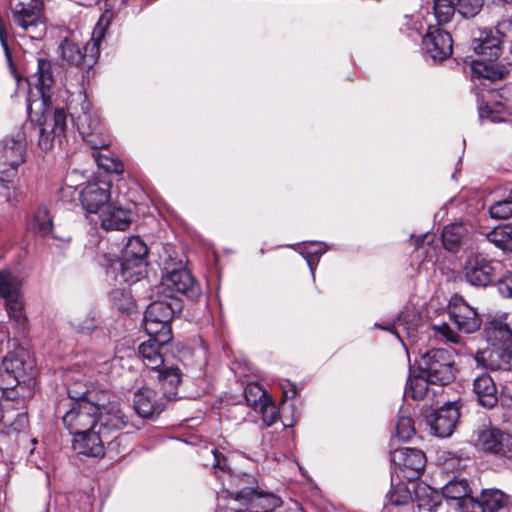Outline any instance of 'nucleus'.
<instances>
[{
	"mask_svg": "<svg viewBox=\"0 0 512 512\" xmlns=\"http://www.w3.org/2000/svg\"><path fill=\"white\" fill-rule=\"evenodd\" d=\"M29 92L27 97V110L32 113L34 109L42 110L44 121L40 126L39 147L48 151L53 146L55 138L64 136L66 130V114L61 108L51 112L48 106L51 103L52 86L55 83L51 62L39 58L37 70L28 79Z\"/></svg>",
	"mask_w": 512,
	"mask_h": 512,
	"instance_id": "obj_1",
	"label": "nucleus"
},
{
	"mask_svg": "<svg viewBox=\"0 0 512 512\" xmlns=\"http://www.w3.org/2000/svg\"><path fill=\"white\" fill-rule=\"evenodd\" d=\"M26 135L17 130L0 142V198L11 202L17 195V169L25 162Z\"/></svg>",
	"mask_w": 512,
	"mask_h": 512,
	"instance_id": "obj_2",
	"label": "nucleus"
},
{
	"mask_svg": "<svg viewBox=\"0 0 512 512\" xmlns=\"http://www.w3.org/2000/svg\"><path fill=\"white\" fill-rule=\"evenodd\" d=\"M66 108L75 122L79 134L92 149H102L109 146L108 137L103 134L99 117L91 112L86 94L78 90L70 93L66 100Z\"/></svg>",
	"mask_w": 512,
	"mask_h": 512,
	"instance_id": "obj_3",
	"label": "nucleus"
},
{
	"mask_svg": "<svg viewBox=\"0 0 512 512\" xmlns=\"http://www.w3.org/2000/svg\"><path fill=\"white\" fill-rule=\"evenodd\" d=\"M68 394L71 399L77 400L62 417L70 434L76 435L95 427L99 407L93 392L86 384L74 383L69 386Z\"/></svg>",
	"mask_w": 512,
	"mask_h": 512,
	"instance_id": "obj_4",
	"label": "nucleus"
},
{
	"mask_svg": "<svg viewBox=\"0 0 512 512\" xmlns=\"http://www.w3.org/2000/svg\"><path fill=\"white\" fill-rule=\"evenodd\" d=\"M183 304L180 299L164 298L152 302L146 309L143 326L147 335H157L159 343H169L172 339L170 321L175 314L182 311Z\"/></svg>",
	"mask_w": 512,
	"mask_h": 512,
	"instance_id": "obj_5",
	"label": "nucleus"
},
{
	"mask_svg": "<svg viewBox=\"0 0 512 512\" xmlns=\"http://www.w3.org/2000/svg\"><path fill=\"white\" fill-rule=\"evenodd\" d=\"M0 298L9 319L17 326L27 322L22 280L11 270H0Z\"/></svg>",
	"mask_w": 512,
	"mask_h": 512,
	"instance_id": "obj_6",
	"label": "nucleus"
},
{
	"mask_svg": "<svg viewBox=\"0 0 512 512\" xmlns=\"http://www.w3.org/2000/svg\"><path fill=\"white\" fill-rule=\"evenodd\" d=\"M223 493L229 495L227 508L219 504L216 512H270L280 505V499L274 494L259 492L250 487L236 493Z\"/></svg>",
	"mask_w": 512,
	"mask_h": 512,
	"instance_id": "obj_7",
	"label": "nucleus"
},
{
	"mask_svg": "<svg viewBox=\"0 0 512 512\" xmlns=\"http://www.w3.org/2000/svg\"><path fill=\"white\" fill-rule=\"evenodd\" d=\"M418 364L432 384L446 385L455 377L454 355L448 349L429 350L420 357Z\"/></svg>",
	"mask_w": 512,
	"mask_h": 512,
	"instance_id": "obj_8",
	"label": "nucleus"
},
{
	"mask_svg": "<svg viewBox=\"0 0 512 512\" xmlns=\"http://www.w3.org/2000/svg\"><path fill=\"white\" fill-rule=\"evenodd\" d=\"M148 247L139 236L128 239L123 251L119 267L120 277L129 284L138 282L143 276L146 266Z\"/></svg>",
	"mask_w": 512,
	"mask_h": 512,
	"instance_id": "obj_9",
	"label": "nucleus"
},
{
	"mask_svg": "<svg viewBox=\"0 0 512 512\" xmlns=\"http://www.w3.org/2000/svg\"><path fill=\"white\" fill-rule=\"evenodd\" d=\"M474 447L496 457L512 458V436L497 427L482 426L473 436Z\"/></svg>",
	"mask_w": 512,
	"mask_h": 512,
	"instance_id": "obj_10",
	"label": "nucleus"
},
{
	"mask_svg": "<svg viewBox=\"0 0 512 512\" xmlns=\"http://www.w3.org/2000/svg\"><path fill=\"white\" fill-rule=\"evenodd\" d=\"M12 19L31 39L40 40L45 35L43 3L40 0L16 4L12 9Z\"/></svg>",
	"mask_w": 512,
	"mask_h": 512,
	"instance_id": "obj_11",
	"label": "nucleus"
},
{
	"mask_svg": "<svg viewBox=\"0 0 512 512\" xmlns=\"http://www.w3.org/2000/svg\"><path fill=\"white\" fill-rule=\"evenodd\" d=\"M505 38L512 42V20L500 22L495 30L482 31L472 42L477 59L496 60L501 54V44Z\"/></svg>",
	"mask_w": 512,
	"mask_h": 512,
	"instance_id": "obj_12",
	"label": "nucleus"
},
{
	"mask_svg": "<svg viewBox=\"0 0 512 512\" xmlns=\"http://www.w3.org/2000/svg\"><path fill=\"white\" fill-rule=\"evenodd\" d=\"M158 293L169 300L179 299V295L194 300L201 295V288L188 270L179 269L162 278Z\"/></svg>",
	"mask_w": 512,
	"mask_h": 512,
	"instance_id": "obj_13",
	"label": "nucleus"
},
{
	"mask_svg": "<svg viewBox=\"0 0 512 512\" xmlns=\"http://www.w3.org/2000/svg\"><path fill=\"white\" fill-rule=\"evenodd\" d=\"M119 439L120 435L115 438L107 437V432H103L95 426L74 435L73 449L79 454L99 457L104 455L105 445L108 449L113 450Z\"/></svg>",
	"mask_w": 512,
	"mask_h": 512,
	"instance_id": "obj_14",
	"label": "nucleus"
},
{
	"mask_svg": "<svg viewBox=\"0 0 512 512\" xmlns=\"http://www.w3.org/2000/svg\"><path fill=\"white\" fill-rule=\"evenodd\" d=\"M498 262L480 253H471L465 260L463 273L471 285L486 287L496 278Z\"/></svg>",
	"mask_w": 512,
	"mask_h": 512,
	"instance_id": "obj_15",
	"label": "nucleus"
},
{
	"mask_svg": "<svg viewBox=\"0 0 512 512\" xmlns=\"http://www.w3.org/2000/svg\"><path fill=\"white\" fill-rule=\"evenodd\" d=\"M422 49L434 62H442L452 55V37L439 26L429 24L422 39Z\"/></svg>",
	"mask_w": 512,
	"mask_h": 512,
	"instance_id": "obj_16",
	"label": "nucleus"
},
{
	"mask_svg": "<svg viewBox=\"0 0 512 512\" xmlns=\"http://www.w3.org/2000/svg\"><path fill=\"white\" fill-rule=\"evenodd\" d=\"M391 462L409 481L417 479L426 465L425 454L415 448H396L391 452Z\"/></svg>",
	"mask_w": 512,
	"mask_h": 512,
	"instance_id": "obj_17",
	"label": "nucleus"
},
{
	"mask_svg": "<svg viewBox=\"0 0 512 512\" xmlns=\"http://www.w3.org/2000/svg\"><path fill=\"white\" fill-rule=\"evenodd\" d=\"M80 199L83 208L89 213H99L112 202L111 182L107 180L89 181L81 190Z\"/></svg>",
	"mask_w": 512,
	"mask_h": 512,
	"instance_id": "obj_18",
	"label": "nucleus"
},
{
	"mask_svg": "<svg viewBox=\"0 0 512 512\" xmlns=\"http://www.w3.org/2000/svg\"><path fill=\"white\" fill-rule=\"evenodd\" d=\"M106 394L102 398H96V404L99 407L96 416V427L103 432H107V437H111L113 432L124 428L127 424V418L120 409L117 402H105Z\"/></svg>",
	"mask_w": 512,
	"mask_h": 512,
	"instance_id": "obj_19",
	"label": "nucleus"
},
{
	"mask_svg": "<svg viewBox=\"0 0 512 512\" xmlns=\"http://www.w3.org/2000/svg\"><path fill=\"white\" fill-rule=\"evenodd\" d=\"M450 319L464 333H473L479 329L481 319L462 297L455 295L449 304Z\"/></svg>",
	"mask_w": 512,
	"mask_h": 512,
	"instance_id": "obj_20",
	"label": "nucleus"
},
{
	"mask_svg": "<svg viewBox=\"0 0 512 512\" xmlns=\"http://www.w3.org/2000/svg\"><path fill=\"white\" fill-rule=\"evenodd\" d=\"M164 407V396H160L150 387L143 386L134 393L133 408L142 418H153L159 415Z\"/></svg>",
	"mask_w": 512,
	"mask_h": 512,
	"instance_id": "obj_21",
	"label": "nucleus"
},
{
	"mask_svg": "<svg viewBox=\"0 0 512 512\" xmlns=\"http://www.w3.org/2000/svg\"><path fill=\"white\" fill-rule=\"evenodd\" d=\"M459 416L458 408L449 403L432 413L427 421L435 436L445 438L452 434Z\"/></svg>",
	"mask_w": 512,
	"mask_h": 512,
	"instance_id": "obj_22",
	"label": "nucleus"
},
{
	"mask_svg": "<svg viewBox=\"0 0 512 512\" xmlns=\"http://www.w3.org/2000/svg\"><path fill=\"white\" fill-rule=\"evenodd\" d=\"M484 337L495 351L508 350L512 347V331L509 326L500 321L492 320L485 324Z\"/></svg>",
	"mask_w": 512,
	"mask_h": 512,
	"instance_id": "obj_23",
	"label": "nucleus"
},
{
	"mask_svg": "<svg viewBox=\"0 0 512 512\" xmlns=\"http://www.w3.org/2000/svg\"><path fill=\"white\" fill-rule=\"evenodd\" d=\"M101 225L106 230H125L132 221V212L117 202H111L99 216Z\"/></svg>",
	"mask_w": 512,
	"mask_h": 512,
	"instance_id": "obj_24",
	"label": "nucleus"
},
{
	"mask_svg": "<svg viewBox=\"0 0 512 512\" xmlns=\"http://www.w3.org/2000/svg\"><path fill=\"white\" fill-rule=\"evenodd\" d=\"M470 240V233L462 223H454L445 226L442 231L443 247L450 252H458L467 246Z\"/></svg>",
	"mask_w": 512,
	"mask_h": 512,
	"instance_id": "obj_25",
	"label": "nucleus"
},
{
	"mask_svg": "<svg viewBox=\"0 0 512 512\" xmlns=\"http://www.w3.org/2000/svg\"><path fill=\"white\" fill-rule=\"evenodd\" d=\"M473 391L483 407L492 408L497 404V388L489 374L483 373L474 379Z\"/></svg>",
	"mask_w": 512,
	"mask_h": 512,
	"instance_id": "obj_26",
	"label": "nucleus"
},
{
	"mask_svg": "<svg viewBox=\"0 0 512 512\" xmlns=\"http://www.w3.org/2000/svg\"><path fill=\"white\" fill-rule=\"evenodd\" d=\"M149 339L138 347V352L142 358L144 365L152 370H157L163 365V356L161 348L167 343H159L157 335H148Z\"/></svg>",
	"mask_w": 512,
	"mask_h": 512,
	"instance_id": "obj_27",
	"label": "nucleus"
},
{
	"mask_svg": "<svg viewBox=\"0 0 512 512\" xmlns=\"http://www.w3.org/2000/svg\"><path fill=\"white\" fill-rule=\"evenodd\" d=\"M415 498L420 509L433 512L441 504L442 493L425 483L413 484Z\"/></svg>",
	"mask_w": 512,
	"mask_h": 512,
	"instance_id": "obj_28",
	"label": "nucleus"
},
{
	"mask_svg": "<svg viewBox=\"0 0 512 512\" xmlns=\"http://www.w3.org/2000/svg\"><path fill=\"white\" fill-rule=\"evenodd\" d=\"M495 60L475 59L472 62L473 77L476 79H487L491 81L499 80L505 77L508 71L505 68L498 67Z\"/></svg>",
	"mask_w": 512,
	"mask_h": 512,
	"instance_id": "obj_29",
	"label": "nucleus"
},
{
	"mask_svg": "<svg viewBox=\"0 0 512 512\" xmlns=\"http://www.w3.org/2000/svg\"><path fill=\"white\" fill-rule=\"evenodd\" d=\"M29 382H31V379H29ZM33 393L30 383L22 380L16 381L14 386L3 388L2 397L6 402L15 403L16 408H22L26 400L33 396Z\"/></svg>",
	"mask_w": 512,
	"mask_h": 512,
	"instance_id": "obj_30",
	"label": "nucleus"
},
{
	"mask_svg": "<svg viewBox=\"0 0 512 512\" xmlns=\"http://www.w3.org/2000/svg\"><path fill=\"white\" fill-rule=\"evenodd\" d=\"M484 512H510L509 497L497 489L482 492Z\"/></svg>",
	"mask_w": 512,
	"mask_h": 512,
	"instance_id": "obj_31",
	"label": "nucleus"
},
{
	"mask_svg": "<svg viewBox=\"0 0 512 512\" xmlns=\"http://www.w3.org/2000/svg\"><path fill=\"white\" fill-rule=\"evenodd\" d=\"M432 384L430 379L425 375V372L420 371L416 374L410 370L407 385L405 388V396L411 397L414 400L423 399L428 391V385Z\"/></svg>",
	"mask_w": 512,
	"mask_h": 512,
	"instance_id": "obj_32",
	"label": "nucleus"
},
{
	"mask_svg": "<svg viewBox=\"0 0 512 512\" xmlns=\"http://www.w3.org/2000/svg\"><path fill=\"white\" fill-rule=\"evenodd\" d=\"M471 492L466 479H453L442 488V497L446 500L448 510H451V502H459Z\"/></svg>",
	"mask_w": 512,
	"mask_h": 512,
	"instance_id": "obj_33",
	"label": "nucleus"
},
{
	"mask_svg": "<svg viewBox=\"0 0 512 512\" xmlns=\"http://www.w3.org/2000/svg\"><path fill=\"white\" fill-rule=\"evenodd\" d=\"M104 32L105 29L101 26L99 22L92 32L90 41L86 44L84 48L83 56L85 58L82 64H85L86 66L90 67L97 61L100 55V43L104 37Z\"/></svg>",
	"mask_w": 512,
	"mask_h": 512,
	"instance_id": "obj_34",
	"label": "nucleus"
},
{
	"mask_svg": "<svg viewBox=\"0 0 512 512\" xmlns=\"http://www.w3.org/2000/svg\"><path fill=\"white\" fill-rule=\"evenodd\" d=\"M327 250L328 245L323 242H304L299 246L298 251L305 258L313 277L318 258Z\"/></svg>",
	"mask_w": 512,
	"mask_h": 512,
	"instance_id": "obj_35",
	"label": "nucleus"
},
{
	"mask_svg": "<svg viewBox=\"0 0 512 512\" xmlns=\"http://www.w3.org/2000/svg\"><path fill=\"white\" fill-rule=\"evenodd\" d=\"M489 242L502 250H512V225H500L487 234Z\"/></svg>",
	"mask_w": 512,
	"mask_h": 512,
	"instance_id": "obj_36",
	"label": "nucleus"
},
{
	"mask_svg": "<svg viewBox=\"0 0 512 512\" xmlns=\"http://www.w3.org/2000/svg\"><path fill=\"white\" fill-rule=\"evenodd\" d=\"M245 400L255 411L271 398L258 383H249L244 390Z\"/></svg>",
	"mask_w": 512,
	"mask_h": 512,
	"instance_id": "obj_37",
	"label": "nucleus"
},
{
	"mask_svg": "<svg viewBox=\"0 0 512 512\" xmlns=\"http://www.w3.org/2000/svg\"><path fill=\"white\" fill-rule=\"evenodd\" d=\"M159 380L163 388L166 389L163 396L172 399L176 395L175 389L181 381L179 369L171 367L160 371Z\"/></svg>",
	"mask_w": 512,
	"mask_h": 512,
	"instance_id": "obj_38",
	"label": "nucleus"
},
{
	"mask_svg": "<svg viewBox=\"0 0 512 512\" xmlns=\"http://www.w3.org/2000/svg\"><path fill=\"white\" fill-rule=\"evenodd\" d=\"M435 238L434 234H425L421 240V245L416 248L417 257H424V259L432 265L438 260L439 248L437 245H434Z\"/></svg>",
	"mask_w": 512,
	"mask_h": 512,
	"instance_id": "obj_39",
	"label": "nucleus"
},
{
	"mask_svg": "<svg viewBox=\"0 0 512 512\" xmlns=\"http://www.w3.org/2000/svg\"><path fill=\"white\" fill-rule=\"evenodd\" d=\"M457 7L453 0H434L433 12L436 26L447 24L453 17Z\"/></svg>",
	"mask_w": 512,
	"mask_h": 512,
	"instance_id": "obj_40",
	"label": "nucleus"
},
{
	"mask_svg": "<svg viewBox=\"0 0 512 512\" xmlns=\"http://www.w3.org/2000/svg\"><path fill=\"white\" fill-rule=\"evenodd\" d=\"M3 367L6 373L13 377L15 381H22L26 375L23 360L17 353H9L3 359Z\"/></svg>",
	"mask_w": 512,
	"mask_h": 512,
	"instance_id": "obj_41",
	"label": "nucleus"
},
{
	"mask_svg": "<svg viewBox=\"0 0 512 512\" xmlns=\"http://www.w3.org/2000/svg\"><path fill=\"white\" fill-rule=\"evenodd\" d=\"M62 58L69 64L79 66L84 61L83 52L78 45L70 40H64L60 45Z\"/></svg>",
	"mask_w": 512,
	"mask_h": 512,
	"instance_id": "obj_42",
	"label": "nucleus"
},
{
	"mask_svg": "<svg viewBox=\"0 0 512 512\" xmlns=\"http://www.w3.org/2000/svg\"><path fill=\"white\" fill-rule=\"evenodd\" d=\"M389 501L393 505H407L412 500V492L409 486L403 482L392 484V488L388 494Z\"/></svg>",
	"mask_w": 512,
	"mask_h": 512,
	"instance_id": "obj_43",
	"label": "nucleus"
},
{
	"mask_svg": "<svg viewBox=\"0 0 512 512\" xmlns=\"http://www.w3.org/2000/svg\"><path fill=\"white\" fill-rule=\"evenodd\" d=\"M448 512H484L482 498L480 500L470 496V493L459 502H451Z\"/></svg>",
	"mask_w": 512,
	"mask_h": 512,
	"instance_id": "obj_44",
	"label": "nucleus"
},
{
	"mask_svg": "<svg viewBox=\"0 0 512 512\" xmlns=\"http://www.w3.org/2000/svg\"><path fill=\"white\" fill-rule=\"evenodd\" d=\"M460 15L466 18L476 16L483 7V0H453Z\"/></svg>",
	"mask_w": 512,
	"mask_h": 512,
	"instance_id": "obj_45",
	"label": "nucleus"
},
{
	"mask_svg": "<svg viewBox=\"0 0 512 512\" xmlns=\"http://www.w3.org/2000/svg\"><path fill=\"white\" fill-rule=\"evenodd\" d=\"M408 316L409 315L406 313H401L397 319L396 324L393 325V329L390 326H387V327L386 326H378L377 324H376V326L380 327L381 329L393 332L397 336V338H399L400 341L404 344V341L400 335L399 328H402L403 330L406 331L409 339L414 338V326L408 325V320H407Z\"/></svg>",
	"mask_w": 512,
	"mask_h": 512,
	"instance_id": "obj_46",
	"label": "nucleus"
},
{
	"mask_svg": "<svg viewBox=\"0 0 512 512\" xmlns=\"http://www.w3.org/2000/svg\"><path fill=\"white\" fill-rule=\"evenodd\" d=\"M415 434L413 421L408 416H400L396 424L395 436L401 441L409 440Z\"/></svg>",
	"mask_w": 512,
	"mask_h": 512,
	"instance_id": "obj_47",
	"label": "nucleus"
},
{
	"mask_svg": "<svg viewBox=\"0 0 512 512\" xmlns=\"http://www.w3.org/2000/svg\"><path fill=\"white\" fill-rule=\"evenodd\" d=\"M93 156L97 165L108 172L120 174L124 171L123 164L108 155L97 153L93 154Z\"/></svg>",
	"mask_w": 512,
	"mask_h": 512,
	"instance_id": "obj_48",
	"label": "nucleus"
},
{
	"mask_svg": "<svg viewBox=\"0 0 512 512\" xmlns=\"http://www.w3.org/2000/svg\"><path fill=\"white\" fill-rule=\"evenodd\" d=\"M489 212L491 217L495 219H506L512 216V196L509 199L494 203Z\"/></svg>",
	"mask_w": 512,
	"mask_h": 512,
	"instance_id": "obj_49",
	"label": "nucleus"
},
{
	"mask_svg": "<svg viewBox=\"0 0 512 512\" xmlns=\"http://www.w3.org/2000/svg\"><path fill=\"white\" fill-rule=\"evenodd\" d=\"M71 325L78 332L88 334L97 327V320L92 314H87L84 317H74Z\"/></svg>",
	"mask_w": 512,
	"mask_h": 512,
	"instance_id": "obj_50",
	"label": "nucleus"
},
{
	"mask_svg": "<svg viewBox=\"0 0 512 512\" xmlns=\"http://www.w3.org/2000/svg\"><path fill=\"white\" fill-rule=\"evenodd\" d=\"M34 226L38 233L47 235L52 230V220L46 210H39L34 217Z\"/></svg>",
	"mask_w": 512,
	"mask_h": 512,
	"instance_id": "obj_51",
	"label": "nucleus"
},
{
	"mask_svg": "<svg viewBox=\"0 0 512 512\" xmlns=\"http://www.w3.org/2000/svg\"><path fill=\"white\" fill-rule=\"evenodd\" d=\"M256 411L261 413L262 421L266 426H271L278 419V412L271 398L267 401L266 405L259 407Z\"/></svg>",
	"mask_w": 512,
	"mask_h": 512,
	"instance_id": "obj_52",
	"label": "nucleus"
},
{
	"mask_svg": "<svg viewBox=\"0 0 512 512\" xmlns=\"http://www.w3.org/2000/svg\"><path fill=\"white\" fill-rule=\"evenodd\" d=\"M208 452L212 457V461L210 463H206V465L210 464L214 469H219L224 473L230 471L227 458L223 454H221L217 449H211Z\"/></svg>",
	"mask_w": 512,
	"mask_h": 512,
	"instance_id": "obj_53",
	"label": "nucleus"
},
{
	"mask_svg": "<svg viewBox=\"0 0 512 512\" xmlns=\"http://www.w3.org/2000/svg\"><path fill=\"white\" fill-rule=\"evenodd\" d=\"M499 293L506 298L512 296V274H507L497 283Z\"/></svg>",
	"mask_w": 512,
	"mask_h": 512,
	"instance_id": "obj_54",
	"label": "nucleus"
},
{
	"mask_svg": "<svg viewBox=\"0 0 512 512\" xmlns=\"http://www.w3.org/2000/svg\"><path fill=\"white\" fill-rule=\"evenodd\" d=\"M433 328L436 331H438L442 336H444L448 341L452 343L459 342V336L451 329V327L447 323L435 325Z\"/></svg>",
	"mask_w": 512,
	"mask_h": 512,
	"instance_id": "obj_55",
	"label": "nucleus"
},
{
	"mask_svg": "<svg viewBox=\"0 0 512 512\" xmlns=\"http://www.w3.org/2000/svg\"><path fill=\"white\" fill-rule=\"evenodd\" d=\"M493 351L489 349L485 350H477L474 354V360L477 362L478 365L486 367L487 364V357H490L492 355Z\"/></svg>",
	"mask_w": 512,
	"mask_h": 512,
	"instance_id": "obj_56",
	"label": "nucleus"
},
{
	"mask_svg": "<svg viewBox=\"0 0 512 512\" xmlns=\"http://www.w3.org/2000/svg\"><path fill=\"white\" fill-rule=\"evenodd\" d=\"M479 117L484 119H490L492 122L500 121L498 116L494 115L491 109L488 106H480L479 107Z\"/></svg>",
	"mask_w": 512,
	"mask_h": 512,
	"instance_id": "obj_57",
	"label": "nucleus"
},
{
	"mask_svg": "<svg viewBox=\"0 0 512 512\" xmlns=\"http://www.w3.org/2000/svg\"><path fill=\"white\" fill-rule=\"evenodd\" d=\"M27 423V416L24 413H19L16 422L13 424L16 430H20L25 427Z\"/></svg>",
	"mask_w": 512,
	"mask_h": 512,
	"instance_id": "obj_58",
	"label": "nucleus"
},
{
	"mask_svg": "<svg viewBox=\"0 0 512 512\" xmlns=\"http://www.w3.org/2000/svg\"><path fill=\"white\" fill-rule=\"evenodd\" d=\"M116 362H117V359H112L111 360V366H113Z\"/></svg>",
	"mask_w": 512,
	"mask_h": 512,
	"instance_id": "obj_59",
	"label": "nucleus"
},
{
	"mask_svg": "<svg viewBox=\"0 0 512 512\" xmlns=\"http://www.w3.org/2000/svg\"><path fill=\"white\" fill-rule=\"evenodd\" d=\"M116 294H117V292H113V293H112V297H113L114 299L116 298Z\"/></svg>",
	"mask_w": 512,
	"mask_h": 512,
	"instance_id": "obj_60",
	"label": "nucleus"
},
{
	"mask_svg": "<svg viewBox=\"0 0 512 512\" xmlns=\"http://www.w3.org/2000/svg\"><path fill=\"white\" fill-rule=\"evenodd\" d=\"M511 196H512V191H511Z\"/></svg>",
	"mask_w": 512,
	"mask_h": 512,
	"instance_id": "obj_61",
	"label": "nucleus"
}]
</instances>
